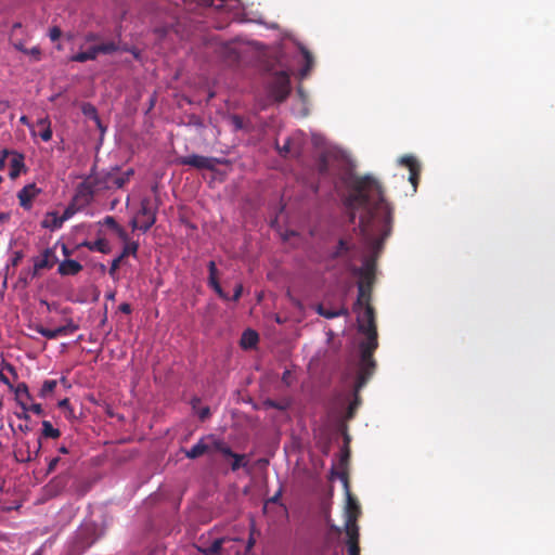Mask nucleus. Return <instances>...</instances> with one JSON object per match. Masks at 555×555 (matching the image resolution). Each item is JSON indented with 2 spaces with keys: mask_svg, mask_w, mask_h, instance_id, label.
Masks as SVG:
<instances>
[{
  "mask_svg": "<svg viewBox=\"0 0 555 555\" xmlns=\"http://www.w3.org/2000/svg\"><path fill=\"white\" fill-rule=\"evenodd\" d=\"M42 190L36 183H28L17 192L20 205L25 210L29 211L33 208V201L41 194Z\"/></svg>",
  "mask_w": 555,
  "mask_h": 555,
  "instance_id": "13",
  "label": "nucleus"
},
{
  "mask_svg": "<svg viewBox=\"0 0 555 555\" xmlns=\"http://www.w3.org/2000/svg\"><path fill=\"white\" fill-rule=\"evenodd\" d=\"M12 158L10 159V178H17L21 172L25 169L24 155L17 152H12Z\"/></svg>",
  "mask_w": 555,
  "mask_h": 555,
  "instance_id": "22",
  "label": "nucleus"
},
{
  "mask_svg": "<svg viewBox=\"0 0 555 555\" xmlns=\"http://www.w3.org/2000/svg\"><path fill=\"white\" fill-rule=\"evenodd\" d=\"M75 214H76V209L74 208V206L69 205L68 207H66L64 209L63 214L60 217L64 223L65 221L73 218Z\"/></svg>",
  "mask_w": 555,
  "mask_h": 555,
  "instance_id": "42",
  "label": "nucleus"
},
{
  "mask_svg": "<svg viewBox=\"0 0 555 555\" xmlns=\"http://www.w3.org/2000/svg\"><path fill=\"white\" fill-rule=\"evenodd\" d=\"M28 411L33 412L36 415H42L43 414L42 406L39 403H31V402H29L28 403Z\"/></svg>",
  "mask_w": 555,
  "mask_h": 555,
  "instance_id": "44",
  "label": "nucleus"
},
{
  "mask_svg": "<svg viewBox=\"0 0 555 555\" xmlns=\"http://www.w3.org/2000/svg\"><path fill=\"white\" fill-rule=\"evenodd\" d=\"M331 475L339 478L344 483V488H345V492H346V505H345V512H344L345 530H351L353 528H359L357 526V519L360 514V506L349 491V486H348L346 476L343 473L336 472L334 466H332Z\"/></svg>",
  "mask_w": 555,
  "mask_h": 555,
  "instance_id": "4",
  "label": "nucleus"
},
{
  "mask_svg": "<svg viewBox=\"0 0 555 555\" xmlns=\"http://www.w3.org/2000/svg\"><path fill=\"white\" fill-rule=\"evenodd\" d=\"M205 438H206V441H207V440H209V441H210V443H208V444H209V447H210V449H214V450H216V451H218V452H219V451L224 447V444H225V442H224L222 439L217 438V437H216V436H214V435H207V436H205Z\"/></svg>",
  "mask_w": 555,
  "mask_h": 555,
  "instance_id": "35",
  "label": "nucleus"
},
{
  "mask_svg": "<svg viewBox=\"0 0 555 555\" xmlns=\"http://www.w3.org/2000/svg\"><path fill=\"white\" fill-rule=\"evenodd\" d=\"M90 176L93 177L99 191L113 189L114 171H101Z\"/></svg>",
  "mask_w": 555,
  "mask_h": 555,
  "instance_id": "20",
  "label": "nucleus"
},
{
  "mask_svg": "<svg viewBox=\"0 0 555 555\" xmlns=\"http://www.w3.org/2000/svg\"><path fill=\"white\" fill-rule=\"evenodd\" d=\"M346 531V546L348 555H360L359 528Z\"/></svg>",
  "mask_w": 555,
  "mask_h": 555,
  "instance_id": "17",
  "label": "nucleus"
},
{
  "mask_svg": "<svg viewBox=\"0 0 555 555\" xmlns=\"http://www.w3.org/2000/svg\"><path fill=\"white\" fill-rule=\"evenodd\" d=\"M115 232H116V234L118 235V237H119L121 241L126 242V244H127V243H129V242H128V233L126 232V230H125L124 228H121V227L119 225V227L115 230Z\"/></svg>",
  "mask_w": 555,
  "mask_h": 555,
  "instance_id": "49",
  "label": "nucleus"
},
{
  "mask_svg": "<svg viewBox=\"0 0 555 555\" xmlns=\"http://www.w3.org/2000/svg\"><path fill=\"white\" fill-rule=\"evenodd\" d=\"M96 540V525L93 522H86L78 528L73 540L68 543V554L81 555Z\"/></svg>",
  "mask_w": 555,
  "mask_h": 555,
  "instance_id": "3",
  "label": "nucleus"
},
{
  "mask_svg": "<svg viewBox=\"0 0 555 555\" xmlns=\"http://www.w3.org/2000/svg\"><path fill=\"white\" fill-rule=\"evenodd\" d=\"M209 414H210V410H209V408H208V406H205V408H203V409H201V410L198 411V417H199L201 420H205V418H207V417L209 416Z\"/></svg>",
  "mask_w": 555,
  "mask_h": 555,
  "instance_id": "54",
  "label": "nucleus"
},
{
  "mask_svg": "<svg viewBox=\"0 0 555 555\" xmlns=\"http://www.w3.org/2000/svg\"><path fill=\"white\" fill-rule=\"evenodd\" d=\"M282 380L283 383H285L287 386L291 385V372L289 371H284L283 373V376H282Z\"/></svg>",
  "mask_w": 555,
  "mask_h": 555,
  "instance_id": "61",
  "label": "nucleus"
},
{
  "mask_svg": "<svg viewBox=\"0 0 555 555\" xmlns=\"http://www.w3.org/2000/svg\"><path fill=\"white\" fill-rule=\"evenodd\" d=\"M156 221V208L153 207L151 199L145 197L141 201L137 218L132 220V228L141 232H147Z\"/></svg>",
  "mask_w": 555,
  "mask_h": 555,
  "instance_id": "5",
  "label": "nucleus"
},
{
  "mask_svg": "<svg viewBox=\"0 0 555 555\" xmlns=\"http://www.w3.org/2000/svg\"><path fill=\"white\" fill-rule=\"evenodd\" d=\"M56 386H57V380H55V379L44 380L40 388L39 396L41 398H47L49 395H51L54 391Z\"/></svg>",
  "mask_w": 555,
  "mask_h": 555,
  "instance_id": "31",
  "label": "nucleus"
},
{
  "mask_svg": "<svg viewBox=\"0 0 555 555\" xmlns=\"http://www.w3.org/2000/svg\"><path fill=\"white\" fill-rule=\"evenodd\" d=\"M56 262H59V258L55 246L46 248L40 255L33 258V276H36L41 270L51 269Z\"/></svg>",
  "mask_w": 555,
  "mask_h": 555,
  "instance_id": "11",
  "label": "nucleus"
},
{
  "mask_svg": "<svg viewBox=\"0 0 555 555\" xmlns=\"http://www.w3.org/2000/svg\"><path fill=\"white\" fill-rule=\"evenodd\" d=\"M343 180L347 192L340 197L362 249L361 266L352 269L359 279L358 298L353 310L357 314L358 331L366 337L360 343L357 359L349 365L345 376V383L352 389L338 400L339 405L347 404L344 418L350 420L360 404L358 393L373 374L375 366L372 353L378 344L374 311L369 304V288L375 275L376 258L391 232L392 211L383 196L378 181L372 176L358 177L349 172Z\"/></svg>",
  "mask_w": 555,
  "mask_h": 555,
  "instance_id": "1",
  "label": "nucleus"
},
{
  "mask_svg": "<svg viewBox=\"0 0 555 555\" xmlns=\"http://www.w3.org/2000/svg\"><path fill=\"white\" fill-rule=\"evenodd\" d=\"M59 462H60L59 457L51 459L48 463V473H52L56 468Z\"/></svg>",
  "mask_w": 555,
  "mask_h": 555,
  "instance_id": "51",
  "label": "nucleus"
},
{
  "mask_svg": "<svg viewBox=\"0 0 555 555\" xmlns=\"http://www.w3.org/2000/svg\"><path fill=\"white\" fill-rule=\"evenodd\" d=\"M99 189L94 182L92 176H88L82 182H80L76 189L74 201L80 205H88L92 202L95 193Z\"/></svg>",
  "mask_w": 555,
  "mask_h": 555,
  "instance_id": "10",
  "label": "nucleus"
},
{
  "mask_svg": "<svg viewBox=\"0 0 555 555\" xmlns=\"http://www.w3.org/2000/svg\"><path fill=\"white\" fill-rule=\"evenodd\" d=\"M278 62L282 69L275 72L267 86L268 99L270 102L284 101L291 91L289 74L295 64L301 65L298 75L304 79L313 65L311 53L299 42L289 40L283 43L278 52Z\"/></svg>",
  "mask_w": 555,
  "mask_h": 555,
  "instance_id": "2",
  "label": "nucleus"
},
{
  "mask_svg": "<svg viewBox=\"0 0 555 555\" xmlns=\"http://www.w3.org/2000/svg\"><path fill=\"white\" fill-rule=\"evenodd\" d=\"M138 248H139V244L137 242H130L124 246L122 251L116 258H114L112 260L111 268L108 271V273L112 278L115 276V273H116L117 269L119 268L120 262L125 261V257H127L129 255H132L134 257L137 256Z\"/></svg>",
  "mask_w": 555,
  "mask_h": 555,
  "instance_id": "15",
  "label": "nucleus"
},
{
  "mask_svg": "<svg viewBox=\"0 0 555 555\" xmlns=\"http://www.w3.org/2000/svg\"><path fill=\"white\" fill-rule=\"evenodd\" d=\"M224 0H197L199 5L210 8L214 7L216 9H219L222 7Z\"/></svg>",
  "mask_w": 555,
  "mask_h": 555,
  "instance_id": "40",
  "label": "nucleus"
},
{
  "mask_svg": "<svg viewBox=\"0 0 555 555\" xmlns=\"http://www.w3.org/2000/svg\"><path fill=\"white\" fill-rule=\"evenodd\" d=\"M61 35L62 31L57 26H54L49 30V37L52 41L57 40L61 37Z\"/></svg>",
  "mask_w": 555,
  "mask_h": 555,
  "instance_id": "47",
  "label": "nucleus"
},
{
  "mask_svg": "<svg viewBox=\"0 0 555 555\" xmlns=\"http://www.w3.org/2000/svg\"><path fill=\"white\" fill-rule=\"evenodd\" d=\"M305 142V133L300 130H297L285 138L282 145L278 141L276 149L279 154L283 157H299L302 153Z\"/></svg>",
  "mask_w": 555,
  "mask_h": 555,
  "instance_id": "6",
  "label": "nucleus"
},
{
  "mask_svg": "<svg viewBox=\"0 0 555 555\" xmlns=\"http://www.w3.org/2000/svg\"><path fill=\"white\" fill-rule=\"evenodd\" d=\"M207 268H208V272H209L208 279H217L218 270L216 267V262L214 260L209 261L207 264Z\"/></svg>",
  "mask_w": 555,
  "mask_h": 555,
  "instance_id": "46",
  "label": "nucleus"
},
{
  "mask_svg": "<svg viewBox=\"0 0 555 555\" xmlns=\"http://www.w3.org/2000/svg\"><path fill=\"white\" fill-rule=\"evenodd\" d=\"M221 550V540H216L211 543V545L205 551L206 555H216Z\"/></svg>",
  "mask_w": 555,
  "mask_h": 555,
  "instance_id": "41",
  "label": "nucleus"
},
{
  "mask_svg": "<svg viewBox=\"0 0 555 555\" xmlns=\"http://www.w3.org/2000/svg\"><path fill=\"white\" fill-rule=\"evenodd\" d=\"M209 450L210 447L206 442V438L202 437L191 449L183 450V453L188 459L194 460L204 455Z\"/></svg>",
  "mask_w": 555,
  "mask_h": 555,
  "instance_id": "19",
  "label": "nucleus"
},
{
  "mask_svg": "<svg viewBox=\"0 0 555 555\" xmlns=\"http://www.w3.org/2000/svg\"><path fill=\"white\" fill-rule=\"evenodd\" d=\"M59 330L61 336L72 335L78 330V325L72 319H68L65 325L59 326Z\"/></svg>",
  "mask_w": 555,
  "mask_h": 555,
  "instance_id": "34",
  "label": "nucleus"
},
{
  "mask_svg": "<svg viewBox=\"0 0 555 555\" xmlns=\"http://www.w3.org/2000/svg\"><path fill=\"white\" fill-rule=\"evenodd\" d=\"M20 121L28 127L31 137H36L37 131L35 129V125L30 124L26 116H21Z\"/></svg>",
  "mask_w": 555,
  "mask_h": 555,
  "instance_id": "45",
  "label": "nucleus"
},
{
  "mask_svg": "<svg viewBox=\"0 0 555 555\" xmlns=\"http://www.w3.org/2000/svg\"><path fill=\"white\" fill-rule=\"evenodd\" d=\"M231 459H232V463H231L232 472H236L240 468H245L247 472H249V460H248L247 455L235 453L234 456H232Z\"/></svg>",
  "mask_w": 555,
  "mask_h": 555,
  "instance_id": "28",
  "label": "nucleus"
},
{
  "mask_svg": "<svg viewBox=\"0 0 555 555\" xmlns=\"http://www.w3.org/2000/svg\"><path fill=\"white\" fill-rule=\"evenodd\" d=\"M233 122L236 126V128H241L242 127L241 119L237 116L233 117Z\"/></svg>",
  "mask_w": 555,
  "mask_h": 555,
  "instance_id": "64",
  "label": "nucleus"
},
{
  "mask_svg": "<svg viewBox=\"0 0 555 555\" xmlns=\"http://www.w3.org/2000/svg\"><path fill=\"white\" fill-rule=\"evenodd\" d=\"M4 371H8L13 375L14 378H17V373L15 367L10 363H4L2 365V370L0 371V383L7 385L10 390L14 388L13 384L10 382L9 377L3 373Z\"/></svg>",
  "mask_w": 555,
  "mask_h": 555,
  "instance_id": "29",
  "label": "nucleus"
},
{
  "mask_svg": "<svg viewBox=\"0 0 555 555\" xmlns=\"http://www.w3.org/2000/svg\"><path fill=\"white\" fill-rule=\"evenodd\" d=\"M41 440L40 438H37L34 442L27 441L25 443L26 447V455L23 454V451L20 450L18 453L21 455L20 461L22 462H29L38 456L40 450H41Z\"/></svg>",
  "mask_w": 555,
  "mask_h": 555,
  "instance_id": "23",
  "label": "nucleus"
},
{
  "mask_svg": "<svg viewBox=\"0 0 555 555\" xmlns=\"http://www.w3.org/2000/svg\"><path fill=\"white\" fill-rule=\"evenodd\" d=\"M312 141L314 145L322 146L324 143V138L319 134H313Z\"/></svg>",
  "mask_w": 555,
  "mask_h": 555,
  "instance_id": "57",
  "label": "nucleus"
},
{
  "mask_svg": "<svg viewBox=\"0 0 555 555\" xmlns=\"http://www.w3.org/2000/svg\"><path fill=\"white\" fill-rule=\"evenodd\" d=\"M82 113H83L86 116L90 117V118H93V119H95V120H98V119H99V118H98V113H96L95 107H94L92 104H90V103H86V104H83V106H82Z\"/></svg>",
  "mask_w": 555,
  "mask_h": 555,
  "instance_id": "38",
  "label": "nucleus"
},
{
  "mask_svg": "<svg viewBox=\"0 0 555 555\" xmlns=\"http://www.w3.org/2000/svg\"><path fill=\"white\" fill-rule=\"evenodd\" d=\"M350 243L347 240H339L337 249L334 251L333 257H338L346 254L349 250Z\"/></svg>",
  "mask_w": 555,
  "mask_h": 555,
  "instance_id": "36",
  "label": "nucleus"
},
{
  "mask_svg": "<svg viewBox=\"0 0 555 555\" xmlns=\"http://www.w3.org/2000/svg\"><path fill=\"white\" fill-rule=\"evenodd\" d=\"M82 246H86L91 251H98L101 254H108L111 251L109 243L105 238H98L93 242H83Z\"/></svg>",
  "mask_w": 555,
  "mask_h": 555,
  "instance_id": "26",
  "label": "nucleus"
},
{
  "mask_svg": "<svg viewBox=\"0 0 555 555\" xmlns=\"http://www.w3.org/2000/svg\"><path fill=\"white\" fill-rule=\"evenodd\" d=\"M219 453L222 454L224 457L231 459L234 456L235 452L232 451V449L229 447V444H224V447L219 451Z\"/></svg>",
  "mask_w": 555,
  "mask_h": 555,
  "instance_id": "48",
  "label": "nucleus"
},
{
  "mask_svg": "<svg viewBox=\"0 0 555 555\" xmlns=\"http://www.w3.org/2000/svg\"><path fill=\"white\" fill-rule=\"evenodd\" d=\"M14 47L18 51H22L23 53H27L28 52V49H26L23 43H15Z\"/></svg>",
  "mask_w": 555,
  "mask_h": 555,
  "instance_id": "63",
  "label": "nucleus"
},
{
  "mask_svg": "<svg viewBox=\"0 0 555 555\" xmlns=\"http://www.w3.org/2000/svg\"><path fill=\"white\" fill-rule=\"evenodd\" d=\"M101 223L107 225L108 228H111L114 231L119 227V224L116 222L115 218L112 216H106Z\"/></svg>",
  "mask_w": 555,
  "mask_h": 555,
  "instance_id": "43",
  "label": "nucleus"
},
{
  "mask_svg": "<svg viewBox=\"0 0 555 555\" xmlns=\"http://www.w3.org/2000/svg\"><path fill=\"white\" fill-rule=\"evenodd\" d=\"M61 435L57 428H54L49 421L42 422V436L46 438H59Z\"/></svg>",
  "mask_w": 555,
  "mask_h": 555,
  "instance_id": "30",
  "label": "nucleus"
},
{
  "mask_svg": "<svg viewBox=\"0 0 555 555\" xmlns=\"http://www.w3.org/2000/svg\"><path fill=\"white\" fill-rule=\"evenodd\" d=\"M128 181V177H122L114 171L113 189H121Z\"/></svg>",
  "mask_w": 555,
  "mask_h": 555,
  "instance_id": "39",
  "label": "nucleus"
},
{
  "mask_svg": "<svg viewBox=\"0 0 555 555\" xmlns=\"http://www.w3.org/2000/svg\"><path fill=\"white\" fill-rule=\"evenodd\" d=\"M348 457H349L348 450H341V453H340V465H344L348 461Z\"/></svg>",
  "mask_w": 555,
  "mask_h": 555,
  "instance_id": "60",
  "label": "nucleus"
},
{
  "mask_svg": "<svg viewBox=\"0 0 555 555\" xmlns=\"http://www.w3.org/2000/svg\"><path fill=\"white\" fill-rule=\"evenodd\" d=\"M345 154L336 146L325 145L320 156L319 170L321 173H330L332 171L333 163L344 158Z\"/></svg>",
  "mask_w": 555,
  "mask_h": 555,
  "instance_id": "12",
  "label": "nucleus"
},
{
  "mask_svg": "<svg viewBox=\"0 0 555 555\" xmlns=\"http://www.w3.org/2000/svg\"><path fill=\"white\" fill-rule=\"evenodd\" d=\"M26 54H29L34 56L36 60L40 56V49L38 47H33L31 49H28V52Z\"/></svg>",
  "mask_w": 555,
  "mask_h": 555,
  "instance_id": "56",
  "label": "nucleus"
},
{
  "mask_svg": "<svg viewBox=\"0 0 555 555\" xmlns=\"http://www.w3.org/2000/svg\"><path fill=\"white\" fill-rule=\"evenodd\" d=\"M182 165L191 166L196 169L214 170L217 165L223 164V160L217 157H208L198 154H191L179 159Z\"/></svg>",
  "mask_w": 555,
  "mask_h": 555,
  "instance_id": "9",
  "label": "nucleus"
},
{
  "mask_svg": "<svg viewBox=\"0 0 555 555\" xmlns=\"http://www.w3.org/2000/svg\"><path fill=\"white\" fill-rule=\"evenodd\" d=\"M36 331L47 339H55L61 336V331L56 328H47L43 326H37Z\"/></svg>",
  "mask_w": 555,
  "mask_h": 555,
  "instance_id": "32",
  "label": "nucleus"
},
{
  "mask_svg": "<svg viewBox=\"0 0 555 555\" xmlns=\"http://www.w3.org/2000/svg\"><path fill=\"white\" fill-rule=\"evenodd\" d=\"M28 410H22V412L20 413H15L16 417L20 418V420H25V421H28L29 420V415H28Z\"/></svg>",
  "mask_w": 555,
  "mask_h": 555,
  "instance_id": "59",
  "label": "nucleus"
},
{
  "mask_svg": "<svg viewBox=\"0 0 555 555\" xmlns=\"http://www.w3.org/2000/svg\"><path fill=\"white\" fill-rule=\"evenodd\" d=\"M99 35L95 34V33H88L86 36H85V41L86 42H92V41H96L99 40Z\"/></svg>",
  "mask_w": 555,
  "mask_h": 555,
  "instance_id": "55",
  "label": "nucleus"
},
{
  "mask_svg": "<svg viewBox=\"0 0 555 555\" xmlns=\"http://www.w3.org/2000/svg\"><path fill=\"white\" fill-rule=\"evenodd\" d=\"M15 396L16 403L22 410H28V403L33 401V397L29 392L28 386L25 383H18L12 389Z\"/></svg>",
  "mask_w": 555,
  "mask_h": 555,
  "instance_id": "16",
  "label": "nucleus"
},
{
  "mask_svg": "<svg viewBox=\"0 0 555 555\" xmlns=\"http://www.w3.org/2000/svg\"><path fill=\"white\" fill-rule=\"evenodd\" d=\"M119 49L118 44L115 41H107L101 44L92 46L87 51H79L76 54H73L69 60L72 62L85 63L87 61L96 60L100 53L102 54H113L117 52Z\"/></svg>",
  "mask_w": 555,
  "mask_h": 555,
  "instance_id": "7",
  "label": "nucleus"
},
{
  "mask_svg": "<svg viewBox=\"0 0 555 555\" xmlns=\"http://www.w3.org/2000/svg\"><path fill=\"white\" fill-rule=\"evenodd\" d=\"M315 311L318 314L322 315L325 319H334L340 315H347L348 310L345 307H340L337 309L325 308L323 305H317Z\"/></svg>",
  "mask_w": 555,
  "mask_h": 555,
  "instance_id": "24",
  "label": "nucleus"
},
{
  "mask_svg": "<svg viewBox=\"0 0 555 555\" xmlns=\"http://www.w3.org/2000/svg\"><path fill=\"white\" fill-rule=\"evenodd\" d=\"M63 224L64 223L60 215L55 211L48 212L41 223L42 228L49 229L51 231L61 229Z\"/></svg>",
  "mask_w": 555,
  "mask_h": 555,
  "instance_id": "25",
  "label": "nucleus"
},
{
  "mask_svg": "<svg viewBox=\"0 0 555 555\" xmlns=\"http://www.w3.org/2000/svg\"><path fill=\"white\" fill-rule=\"evenodd\" d=\"M119 310L125 314H129L131 313V306L127 302H124L119 306Z\"/></svg>",
  "mask_w": 555,
  "mask_h": 555,
  "instance_id": "58",
  "label": "nucleus"
},
{
  "mask_svg": "<svg viewBox=\"0 0 555 555\" xmlns=\"http://www.w3.org/2000/svg\"><path fill=\"white\" fill-rule=\"evenodd\" d=\"M35 129L37 131L36 137L38 135L43 142H49L52 139L53 132L48 117L39 118L35 124Z\"/></svg>",
  "mask_w": 555,
  "mask_h": 555,
  "instance_id": "18",
  "label": "nucleus"
},
{
  "mask_svg": "<svg viewBox=\"0 0 555 555\" xmlns=\"http://www.w3.org/2000/svg\"><path fill=\"white\" fill-rule=\"evenodd\" d=\"M245 47L238 41L222 42L217 48L219 56L229 65L237 63L243 56Z\"/></svg>",
  "mask_w": 555,
  "mask_h": 555,
  "instance_id": "8",
  "label": "nucleus"
},
{
  "mask_svg": "<svg viewBox=\"0 0 555 555\" xmlns=\"http://www.w3.org/2000/svg\"><path fill=\"white\" fill-rule=\"evenodd\" d=\"M258 334L253 330H246L244 331L242 338H241V346L244 349H250L254 348L258 343Z\"/></svg>",
  "mask_w": 555,
  "mask_h": 555,
  "instance_id": "27",
  "label": "nucleus"
},
{
  "mask_svg": "<svg viewBox=\"0 0 555 555\" xmlns=\"http://www.w3.org/2000/svg\"><path fill=\"white\" fill-rule=\"evenodd\" d=\"M242 294H243V285L242 284H237L235 286V288H234L232 300L233 301H237L241 298Z\"/></svg>",
  "mask_w": 555,
  "mask_h": 555,
  "instance_id": "50",
  "label": "nucleus"
},
{
  "mask_svg": "<svg viewBox=\"0 0 555 555\" xmlns=\"http://www.w3.org/2000/svg\"><path fill=\"white\" fill-rule=\"evenodd\" d=\"M266 404H267L268 406H271V408H274V409H279V410H284V409H286V405H285V404H282V403L275 402V401H273V400H268V401L266 402Z\"/></svg>",
  "mask_w": 555,
  "mask_h": 555,
  "instance_id": "53",
  "label": "nucleus"
},
{
  "mask_svg": "<svg viewBox=\"0 0 555 555\" xmlns=\"http://www.w3.org/2000/svg\"><path fill=\"white\" fill-rule=\"evenodd\" d=\"M208 285L216 292V294L223 300H229V295L220 286L218 279H208Z\"/></svg>",
  "mask_w": 555,
  "mask_h": 555,
  "instance_id": "33",
  "label": "nucleus"
},
{
  "mask_svg": "<svg viewBox=\"0 0 555 555\" xmlns=\"http://www.w3.org/2000/svg\"><path fill=\"white\" fill-rule=\"evenodd\" d=\"M82 270L80 262L74 259H65L60 262L57 272L61 275H76Z\"/></svg>",
  "mask_w": 555,
  "mask_h": 555,
  "instance_id": "21",
  "label": "nucleus"
},
{
  "mask_svg": "<svg viewBox=\"0 0 555 555\" xmlns=\"http://www.w3.org/2000/svg\"><path fill=\"white\" fill-rule=\"evenodd\" d=\"M23 254L22 251H15L13 258L11 259V264L13 267L17 266L18 262L22 260Z\"/></svg>",
  "mask_w": 555,
  "mask_h": 555,
  "instance_id": "52",
  "label": "nucleus"
},
{
  "mask_svg": "<svg viewBox=\"0 0 555 555\" xmlns=\"http://www.w3.org/2000/svg\"><path fill=\"white\" fill-rule=\"evenodd\" d=\"M281 496H282V488L280 487L279 490L274 493V495L269 498L266 501L264 508L268 506V504L273 503V504H280L286 511L285 505L281 502Z\"/></svg>",
  "mask_w": 555,
  "mask_h": 555,
  "instance_id": "37",
  "label": "nucleus"
},
{
  "mask_svg": "<svg viewBox=\"0 0 555 555\" xmlns=\"http://www.w3.org/2000/svg\"><path fill=\"white\" fill-rule=\"evenodd\" d=\"M18 429L25 434L31 430V427L28 424H20Z\"/></svg>",
  "mask_w": 555,
  "mask_h": 555,
  "instance_id": "62",
  "label": "nucleus"
},
{
  "mask_svg": "<svg viewBox=\"0 0 555 555\" xmlns=\"http://www.w3.org/2000/svg\"><path fill=\"white\" fill-rule=\"evenodd\" d=\"M398 164L402 165V166H406L409 168V170H410L409 181L413 185V191L416 192L417 178H418L420 170H421V166H420L417 159L412 155H404L398 159Z\"/></svg>",
  "mask_w": 555,
  "mask_h": 555,
  "instance_id": "14",
  "label": "nucleus"
}]
</instances>
